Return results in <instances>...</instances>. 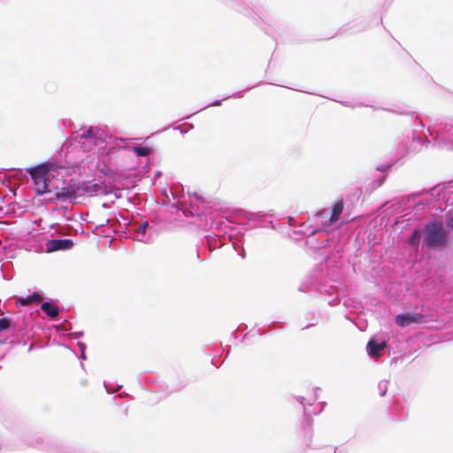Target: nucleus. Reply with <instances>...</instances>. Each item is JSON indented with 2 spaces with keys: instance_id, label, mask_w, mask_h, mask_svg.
Masks as SVG:
<instances>
[{
  "instance_id": "obj_1",
  "label": "nucleus",
  "mask_w": 453,
  "mask_h": 453,
  "mask_svg": "<svg viewBox=\"0 0 453 453\" xmlns=\"http://www.w3.org/2000/svg\"><path fill=\"white\" fill-rule=\"evenodd\" d=\"M56 168L54 164H42L27 170L34 181L36 195L42 196L54 191L53 172Z\"/></svg>"
},
{
  "instance_id": "obj_2",
  "label": "nucleus",
  "mask_w": 453,
  "mask_h": 453,
  "mask_svg": "<svg viewBox=\"0 0 453 453\" xmlns=\"http://www.w3.org/2000/svg\"><path fill=\"white\" fill-rule=\"evenodd\" d=\"M424 242L426 246L433 249L441 250L448 242V236L440 220H434L427 223L424 227Z\"/></svg>"
},
{
  "instance_id": "obj_3",
  "label": "nucleus",
  "mask_w": 453,
  "mask_h": 453,
  "mask_svg": "<svg viewBox=\"0 0 453 453\" xmlns=\"http://www.w3.org/2000/svg\"><path fill=\"white\" fill-rule=\"evenodd\" d=\"M53 189L54 191H50V193H54L57 199L66 200L75 197L78 191L81 190V187L79 183L70 180V182L64 187H59L54 183Z\"/></svg>"
},
{
  "instance_id": "obj_4",
  "label": "nucleus",
  "mask_w": 453,
  "mask_h": 453,
  "mask_svg": "<svg viewBox=\"0 0 453 453\" xmlns=\"http://www.w3.org/2000/svg\"><path fill=\"white\" fill-rule=\"evenodd\" d=\"M96 133V130L93 127H89L79 136L78 142L84 150L90 151L97 145L100 139Z\"/></svg>"
},
{
  "instance_id": "obj_5",
  "label": "nucleus",
  "mask_w": 453,
  "mask_h": 453,
  "mask_svg": "<svg viewBox=\"0 0 453 453\" xmlns=\"http://www.w3.org/2000/svg\"><path fill=\"white\" fill-rule=\"evenodd\" d=\"M426 322V316L417 312L398 314L395 317V323L400 327H405L411 324H422Z\"/></svg>"
},
{
  "instance_id": "obj_6",
  "label": "nucleus",
  "mask_w": 453,
  "mask_h": 453,
  "mask_svg": "<svg viewBox=\"0 0 453 453\" xmlns=\"http://www.w3.org/2000/svg\"><path fill=\"white\" fill-rule=\"evenodd\" d=\"M73 246V242L72 240L69 239L51 240L49 243L48 250H70Z\"/></svg>"
},
{
  "instance_id": "obj_7",
  "label": "nucleus",
  "mask_w": 453,
  "mask_h": 453,
  "mask_svg": "<svg viewBox=\"0 0 453 453\" xmlns=\"http://www.w3.org/2000/svg\"><path fill=\"white\" fill-rule=\"evenodd\" d=\"M387 346L386 342L377 343L374 339H371L367 343V353L372 357H380V351Z\"/></svg>"
},
{
  "instance_id": "obj_8",
  "label": "nucleus",
  "mask_w": 453,
  "mask_h": 453,
  "mask_svg": "<svg viewBox=\"0 0 453 453\" xmlns=\"http://www.w3.org/2000/svg\"><path fill=\"white\" fill-rule=\"evenodd\" d=\"M42 296L39 293L34 292L31 296H28L27 297H19L16 300V304L18 306L31 305L33 303L38 304L42 301Z\"/></svg>"
},
{
  "instance_id": "obj_9",
  "label": "nucleus",
  "mask_w": 453,
  "mask_h": 453,
  "mask_svg": "<svg viewBox=\"0 0 453 453\" xmlns=\"http://www.w3.org/2000/svg\"><path fill=\"white\" fill-rule=\"evenodd\" d=\"M42 311L50 318H56L59 313V309L53 301L42 303Z\"/></svg>"
},
{
  "instance_id": "obj_10",
  "label": "nucleus",
  "mask_w": 453,
  "mask_h": 453,
  "mask_svg": "<svg viewBox=\"0 0 453 453\" xmlns=\"http://www.w3.org/2000/svg\"><path fill=\"white\" fill-rule=\"evenodd\" d=\"M344 207L343 200L337 201L334 206L332 207V213L330 216V223H334L339 219L340 215L342 214Z\"/></svg>"
},
{
  "instance_id": "obj_11",
  "label": "nucleus",
  "mask_w": 453,
  "mask_h": 453,
  "mask_svg": "<svg viewBox=\"0 0 453 453\" xmlns=\"http://www.w3.org/2000/svg\"><path fill=\"white\" fill-rule=\"evenodd\" d=\"M137 156L146 157L151 154L152 150L149 147L134 146L131 148Z\"/></svg>"
},
{
  "instance_id": "obj_12",
  "label": "nucleus",
  "mask_w": 453,
  "mask_h": 453,
  "mask_svg": "<svg viewBox=\"0 0 453 453\" xmlns=\"http://www.w3.org/2000/svg\"><path fill=\"white\" fill-rule=\"evenodd\" d=\"M15 324L12 323L11 319L1 318L0 319V331H6L10 328H15Z\"/></svg>"
},
{
  "instance_id": "obj_13",
  "label": "nucleus",
  "mask_w": 453,
  "mask_h": 453,
  "mask_svg": "<svg viewBox=\"0 0 453 453\" xmlns=\"http://www.w3.org/2000/svg\"><path fill=\"white\" fill-rule=\"evenodd\" d=\"M419 238H420V231L418 230V229H415L412 232V234H411V236L409 239L410 245H411L412 247L418 248V242H419Z\"/></svg>"
},
{
  "instance_id": "obj_14",
  "label": "nucleus",
  "mask_w": 453,
  "mask_h": 453,
  "mask_svg": "<svg viewBox=\"0 0 453 453\" xmlns=\"http://www.w3.org/2000/svg\"><path fill=\"white\" fill-rule=\"evenodd\" d=\"M80 187L81 190L87 193L97 192L100 188V185L98 184H86L82 186L80 185Z\"/></svg>"
},
{
  "instance_id": "obj_15",
  "label": "nucleus",
  "mask_w": 453,
  "mask_h": 453,
  "mask_svg": "<svg viewBox=\"0 0 453 453\" xmlns=\"http://www.w3.org/2000/svg\"><path fill=\"white\" fill-rule=\"evenodd\" d=\"M147 226H148V222H146V221L143 222L142 225H140V226L138 228V233L144 234Z\"/></svg>"
},
{
  "instance_id": "obj_16",
  "label": "nucleus",
  "mask_w": 453,
  "mask_h": 453,
  "mask_svg": "<svg viewBox=\"0 0 453 453\" xmlns=\"http://www.w3.org/2000/svg\"><path fill=\"white\" fill-rule=\"evenodd\" d=\"M447 226H448L449 227H453V218H449V219H447Z\"/></svg>"
}]
</instances>
